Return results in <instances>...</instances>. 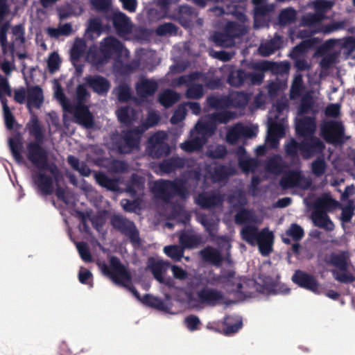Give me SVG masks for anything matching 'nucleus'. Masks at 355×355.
I'll return each instance as SVG.
<instances>
[{
  "mask_svg": "<svg viewBox=\"0 0 355 355\" xmlns=\"http://www.w3.org/2000/svg\"><path fill=\"white\" fill-rule=\"evenodd\" d=\"M231 174L232 173H227L225 167L214 164L205 168V171L200 170V171L190 172L189 178L184 182L180 180H176L175 182L159 180L151 183L150 187L151 191L156 198L162 199L166 202H169L173 199L178 202V205L173 207V211L171 218L186 223L189 220V216L183 209L180 202L188 194L189 189L187 187L190 185L191 182L195 181L198 184H209L211 182H220Z\"/></svg>",
  "mask_w": 355,
  "mask_h": 355,
  "instance_id": "nucleus-1",
  "label": "nucleus"
},
{
  "mask_svg": "<svg viewBox=\"0 0 355 355\" xmlns=\"http://www.w3.org/2000/svg\"><path fill=\"white\" fill-rule=\"evenodd\" d=\"M86 44L84 40L76 39L71 49V59L73 64L76 67L77 62L85 59L92 64L99 68L106 63L114 55L119 58H125L129 56V51L123 46L116 39L109 37L101 43V49L92 46L85 55Z\"/></svg>",
  "mask_w": 355,
  "mask_h": 355,
  "instance_id": "nucleus-2",
  "label": "nucleus"
},
{
  "mask_svg": "<svg viewBox=\"0 0 355 355\" xmlns=\"http://www.w3.org/2000/svg\"><path fill=\"white\" fill-rule=\"evenodd\" d=\"M307 108L301 106L296 118V132L297 135L304 137L302 144H298L295 140L291 139L285 145L286 153L290 157L295 158L300 153L305 159H309L324 148V145L319 139L312 137L315 130V123L312 117L303 116Z\"/></svg>",
  "mask_w": 355,
  "mask_h": 355,
  "instance_id": "nucleus-3",
  "label": "nucleus"
},
{
  "mask_svg": "<svg viewBox=\"0 0 355 355\" xmlns=\"http://www.w3.org/2000/svg\"><path fill=\"white\" fill-rule=\"evenodd\" d=\"M8 15V9L6 4V0H0V23L6 20ZM8 24H5L0 31V48L3 53L10 58H12L15 54L17 55L19 58H24V54L17 52V49L24 46V37L22 27L16 26L12 28L10 33L11 41H8ZM6 94H10V87L7 80L0 76V100L1 103H3V101H6L4 98Z\"/></svg>",
  "mask_w": 355,
  "mask_h": 355,
  "instance_id": "nucleus-4",
  "label": "nucleus"
},
{
  "mask_svg": "<svg viewBox=\"0 0 355 355\" xmlns=\"http://www.w3.org/2000/svg\"><path fill=\"white\" fill-rule=\"evenodd\" d=\"M236 222L245 224L241 230V238L251 245H257L260 253L263 256L268 255L272 250L274 242L273 233L268 228L258 232L257 225L261 220L257 218L253 212L242 210L236 215Z\"/></svg>",
  "mask_w": 355,
  "mask_h": 355,
  "instance_id": "nucleus-5",
  "label": "nucleus"
},
{
  "mask_svg": "<svg viewBox=\"0 0 355 355\" xmlns=\"http://www.w3.org/2000/svg\"><path fill=\"white\" fill-rule=\"evenodd\" d=\"M234 118V114L227 111L203 117L191 131L190 139L180 144L181 148L186 152L200 150L207 138L212 135L218 123H226Z\"/></svg>",
  "mask_w": 355,
  "mask_h": 355,
  "instance_id": "nucleus-6",
  "label": "nucleus"
},
{
  "mask_svg": "<svg viewBox=\"0 0 355 355\" xmlns=\"http://www.w3.org/2000/svg\"><path fill=\"white\" fill-rule=\"evenodd\" d=\"M27 157L40 170L39 173L33 176L35 183L42 193H51L53 190L54 180L58 182L56 167L47 164L46 153L38 144L28 145Z\"/></svg>",
  "mask_w": 355,
  "mask_h": 355,
  "instance_id": "nucleus-7",
  "label": "nucleus"
},
{
  "mask_svg": "<svg viewBox=\"0 0 355 355\" xmlns=\"http://www.w3.org/2000/svg\"><path fill=\"white\" fill-rule=\"evenodd\" d=\"M315 9L314 14H308L302 19V25L300 26L298 37L304 38L309 37L311 33H330L343 27L341 22H334L331 24L323 26L321 21L324 18V13L329 10L333 3L327 1H317L313 3Z\"/></svg>",
  "mask_w": 355,
  "mask_h": 355,
  "instance_id": "nucleus-8",
  "label": "nucleus"
},
{
  "mask_svg": "<svg viewBox=\"0 0 355 355\" xmlns=\"http://www.w3.org/2000/svg\"><path fill=\"white\" fill-rule=\"evenodd\" d=\"M55 97L61 104L62 108L70 113H73L76 121L80 125L89 128L93 124L92 116L89 112L88 107L83 105V103L89 98V93L84 85H79L76 89V100L78 105L71 106L68 100L64 97L62 88L58 81L53 83Z\"/></svg>",
  "mask_w": 355,
  "mask_h": 355,
  "instance_id": "nucleus-9",
  "label": "nucleus"
},
{
  "mask_svg": "<svg viewBox=\"0 0 355 355\" xmlns=\"http://www.w3.org/2000/svg\"><path fill=\"white\" fill-rule=\"evenodd\" d=\"M286 107V103L282 102L273 105L269 112L266 144L270 148H276L279 139L285 135L286 129L288 127L284 114Z\"/></svg>",
  "mask_w": 355,
  "mask_h": 355,
  "instance_id": "nucleus-10",
  "label": "nucleus"
},
{
  "mask_svg": "<svg viewBox=\"0 0 355 355\" xmlns=\"http://www.w3.org/2000/svg\"><path fill=\"white\" fill-rule=\"evenodd\" d=\"M159 120L157 113L151 112L148 114L145 123H142L137 130H131L124 134L121 143L118 146V150L121 153H128L137 148L141 135L148 128L155 125Z\"/></svg>",
  "mask_w": 355,
  "mask_h": 355,
  "instance_id": "nucleus-11",
  "label": "nucleus"
},
{
  "mask_svg": "<svg viewBox=\"0 0 355 355\" xmlns=\"http://www.w3.org/2000/svg\"><path fill=\"white\" fill-rule=\"evenodd\" d=\"M275 64L268 61H260L252 64V68L257 71L247 74L242 70L232 71L229 78L228 83L234 87L241 85L248 78L253 85L260 84L263 79V72L268 70H272Z\"/></svg>",
  "mask_w": 355,
  "mask_h": 355,
  "instance_id": "nucleus-12",
  "label": "nucleus"
},
{
  "mask_svg": "<svg viewBox=\"0 0 355 355\" xmlns=\"http://www.w3.org/2000/svg\"><path fill=\"white\" fill-rule=\"evenodd\" d=\"M102 272L109 277L116 284L128 286L131 276L126 268L122 265L119 259L112 257L110 260V266L105 263H98Z\"/></svg>",
  "mask_w": 355,
  "mask_h": 355,
  "instance_id": "nucleus-13",
  "label": "nucleus"
},
{
  "mask_svg": "<svg viewBox=\"0 0 355 355\" xmlns=\"http://www.w3.org/2000/svg\"><path fill=\"white\" fill-rule=\"evenodd\" d=\"M330 261L336 268L332 274L337 281L347 283L354 279V268L349 263L348 253L343 252L333 254Z\"/></svg>",
  "mask_w": 355,
  "mask_h": 355,
  "instance_id": "nucleus-14",
  "label": "nucleus"
},
{
  "mask_svg": "<svg viewBox=\"0 0 355 355\" xmlns=\"http://www.w3.org/2000/svg\"><path fill=\"white\" fill-rule=\"evenodd\" d=\"M205 82V76L199 73H193L189 76H183L172 83L173 86L179 87L187 84L188 89L187 97L189 98H200L203 96V88L200 83Z\"/></svg>",
  "mask_w": 355,
  "mask_h": 355,
  "instance_id": "nucleus-15",
  "label": "nucleus"
},
{
  "mask_svg": "<svg viewBox=\"0 0 355 355\" xmlns=\"http://www.w3.org/2000/svg\"><path fill=\"white\" fill-rule=\"evenodd\" d=\"M246 31L247 27L244 24L230 22L227 24L224 33H216L213 35V41L218 46L230 47L235 44L234 38L243 35Z\"/></svg>",
  "mask_w": 355,
  "mask_h": 355,
  "instance_id": "nucleus-16",
  "label": "nucleus"
},
{
  "mask_svg": "<svg viewBox=\"0 0 355 355\" xmlns=\"http://www.w3.org/2000/svg\"><path fill=\"white\" fill-rule=\"evenodd\" d=\"M249 97L244 93H232L228 97L212 96L208 98L209 105L216 109H223L230 107H241L245 106Z\"/></svg>",
  "mask_w": 355,
  "mask_h": 355,
  "instance_id": "nucleus-17",
  "label": "nucleus"
},
{
  "mask_svg": "<svg viewBox=\"0 0 355 355\" xmlns=\"http://www.w3.org/2000/svg\"><path fill=\"white\" fill-rule=\"evenodd\" d=\"M320 42V41L316 37L308 38L293 49L290 55L295 60V65L297 69L305 70L310 67L308 62L302 57L309 49L318 47Z\"/></svg>",
  "mask_w": 355,
  "mask_h": 355,
  "instance_id": "nucleus-18",
  "label": "nucleus"
},
{
  "mask_svg": "<svg viewBox=\"0 0 355 355\" xmlns=\"http://www.w3.org/2000/svg\"><path fill=\"white\" fill-rule=\"evenodd\" d=\"M257 133V126L238 123L228 130L226 139L230 144H235L246 138L254 137Z\"/></svg>",
  "mask_w": 355,
  "mask_h": 355,
  "instance_id": "nucleus-19",
  "label": "nucleus"
},
{
  "mask_svg": "<svg viewBox=\"0 0 355 355\" xmlns=\"http://www.w3.org/2000/svg\"><path fill=\"white\" fill-rule=\"evenodd\" d=\"M321 133L324 139L329 143L340 142L344 133V127L340 121L325 122L321 128Z\"/></svg>",
  "mask_w": 355,
  "mask_h": 355,
  "instance_id": "nucleus-20",
  "label": "nucleus"
},
{
  "mask_svg": "<svg viewBox=\"0 0 355 355\" xmlns=\"http://www.w3.org/2000/svg\"><path fill=\"white\" fill-rule=\"evenodd\" d=\"M166 138V133L163 131L154 134L149 139L148 144V152L153 157H158L166 155L168 152V146L164 141Z\"/></svg>",
  "mask_w": 355,
  "mask_h": 355,
  "instance_id": "nucleus-21",
  "label": "nucleus"
},
{
  "mask_svg": "<svg viewBox=\"0 0 355 355\" xmlns=\"http://www.w3.org/2000/svg\"><path fill=\"white\" fill-rule=\"evenodd\" d=\"M280 184L283 188L297 187L306 189L311 186L309 179L304 177L300 171H292L286 173L281 180Z\"/></svg>",
  "mask_w": 355,
  "mask_h": 355,
  "instance_id": "nucleus-22",
  "label": "nucleus"
},
{
  "mask_svg": "<svg viewBox=\"0 0 355 355\" xmlns=\"http://www.w3.org/2000/svg\"><path fill=\"white\" fill-rule=\"evenodd\" d=\"M257 284L262 286L260 292L263 293H282L286 294L289 292L286 285L281 284L278 282V277L272 278L270 277H259Z\"/></svg>",
  "mask_w": 355,
  "mask_h": 355,
  "instance_id": "nucleus-23",
  "label": "nucleus"
},
{
  "mask_svg": "<svg viewBox=\"0 0 355 355\" xmlns=\"http://www.w3.org/2000/svg\"><path fill=\"white\" fill-rule=\"evenodd\" d=\"M113 226L117 227L129 236L134 245H137L139 242L138 232L133 223L125 220L121 216H115L112 219Z\"/></svg>",
  "mask_w": 355,
  "mask_h": 355,
  "instance_id": "nucleus-24",
  "label": "nucleus"
},
{
  "mask_svg": "<svg viewBox=\"0 0 355 355\" xmlns=\"http://www.w3.org/2000/svg\"><path fill=\"white\" fill-rule=\"evenodd\" d=\"M112 21L120 37L125 40L130 39V35L132 30V26L129 19L124 14L121 12H114Z\"/></svg>",
  "mask_w": 355,
  "mask_h": 355,
  "instance_id": "nucleus-25",
  "label": "nucleus"
},
{
  "mask_svg": "<svg viewBox=\"0 0 355 355\" xmlns=\"http://www.w3.org/2000/svg\"><path fill=\"white\" fill-rule=\"evenodd\" d=\"M292 280L300 287L309 290L314 293L319 294L321 293V288L317 281L312 276L302 271H296L292 277Z\"/></svg>",
  "mask_w": 355,
  "mask_h": 355,
  "instance_id": "nucleus-26",
  "label": "nucleus"
},
{
  "mask_svg": "<svg viewBox=\"0 0 355 355\" xmlns=\"http://www.w3.org/2000/svg\"><path fill=\"white\" fill-rule=\"evenodd\" d=\"M198 297L202 303L215 306L227 302L225 295L216 289L205 288L198 293Z\"/></svg>",
  "mask_w": 355,
  "mask_h": 355,
  "instance_id": "nucleus-27",
  "label": "nucleus"
},
{
  "mask_svg": "<svg viewBox=\"0 0 355 355\" xmlns=\"http://www.w3.org/2000/svg\"><path fill=\"white\" fill-rule=\"evenodd\" d=\"M211 284H222L229 292L241 293L243 287L241 279L234 277V274L230 272L227 275H223L214 281H209Z\"/></svg>",
  "mask_w": 355,
  "mask_h": 355,
  "instance_id": "nucleus-28",
  "label": "nucleus"
},
{
  "mask_svg": "<svg viewBox=\"0 0 355 355\" xmlns=\"http://www.w3.org/2000/svg\"><path fill=\"white\" fill-rule=\"evenodd\" d=\"M147 267L150 270L155 278L163 284H168L164 275L169 267V263L159 258L151 257L148 260Z\"/></svg>",
  "mask_w": 355,
  "mask_h": 355,
  "instance_id": "nucleus-29",
  "label": "nucleus"
},
{
  "mask_svg": "<svg viewBox=\"0 0 355 355\" xmlns=\"http://www.w3.org/2000/svg\"><path fill=\"white\" fill-rule=\"evenodd\" d=\"M255 5L254 8V26L260 28L263 26L268 20L267 12L273 10V6H266L263 0H252Z\"/></svg>",
  "mask_w": 355,
  "mask_h": 355,
  "instance_id": "nucleus-30",
  "label": "nucleus"
},
{
  "mask_svg": "<svg viewBox=\"0 0 355 355\" xmlns=\"http://www.w3.org/2000/svg\"><path fill=\"white\" fill-rule=\"evenodd\" d=\"M116 114L121 123L127 125H134L140 118V114L135 112L130 107H121L116 111Z\"/></svg>",
  "mask_w": 355,
  "mask_h": 355,
  "instance_id": "nucleus-31",
  "label": "nucleus"
},
{
  "mask_svg": "<svg viewBox=\"0 0 355 355\" xmlns=\"http://www.w3.org/2000/svg\"><path fill=\"white\" fill-rule=\"evenodd\" d=\"M87 84L98 94H103L107 92L110 89L108 81L101 76H87L85 78Z\"/></svg>",
  "mask_w": 355,
  "mask_h": 355,
  "instance_id": "nucleus-32",
  "label": "nucleus"
},
{
  "mask_svg": "<svg viewBox=\"0 0 355 355\" xmlns=\"http://www.w3.org/2000/svg\"><path fill=\"white\" fill-rule=\"evenodd\" d=\"M43 93L38 86L30 87L27 89V105L29 109L39 108L43 102Z\"/></svg>",
  "mask_w": 355,
  "mask_h": 355,
  "instance_id": "nucleus-33",
  "label": "nucleus"
},
{
  "mask_svg": "<svg viewBox=\"0 0 355 355\" xmlns=\"http://www.w3.org/2000/svg\"><path fill=\"white\" fill-rule=\"evenodd\" d=\"M223 201V197L216 193H205L196 198V202L202 207L209 208L218 205Z\"/></svg>",
  "mask_w": 355,
  "mask_h": 355,
  "instance_id": "nucleus-34",
  "label": "nucleus"
},
{
  "mask_svg": "<svg viewBox=\"0 0 355 355\" xmlns=\"http://www.w3.org/2000/svg\"><path fill=\"white\" fill-rule=\"evenodd\" d=\"M157 89V84L152 80L141 79L136 86L137 94L141 97L153 95Z\"/></svg>",
  "mask_w": 355,
  "mask_h": 355,
  "instance_id": "nucleus-35",
  "label": "nucleus"
},
{
  "mask_svg": "<svg viewBox=\"0 0 355 355\" xmlns=\"http://www.w3.org/2000/svg\"><path fill=\"white\" fill-rule=\"evenodd\" d=\"M282 44V39L279 35H275L272 40L261 43L259 51L263 56H268L280 48Z\"/></svg>",
  "mask_w": 355,
  "mask_h": 355,
  "instance_id": "nucleus-36",
  "label": "nucleus"
},
{
  "mask_svg": "<svg viewBox=\"0 0 355 355\" xmlns=\"http://www.w3.org/2000/svg\"><path fill=\"white\" fill-rule=\"evenodd\" d=\"M239 155L240 167L244 172L255 171L258 166V162L254 159L248 158L245 156V152L243 148H239L237 151Z\"/></svg>",
  "mask_w": 355,
  "mask_h": 355,
  "instance_id": "nucleus-37",
  "label": "nucleus"
},
{
  "mask_svg": "<svg viewBox=\"0 0 355 355\" xmlns=\"http://www.w3.org/2000/svg\"><path fill=\"white\" fill-rule=\"evenodd\" d=\"M312 220L314 224L320 227H323L327 230L334 229V225L329 219L325 211L315 210L312 214Z\"/></svg>",
  "mask_w": 355,
  "mask_h": 355,
  "instance_id": "nucleus-38",
  "label": "nucleus"
},
{
  "mask_svg": "<svg viewBox=\"0 0 355 355\" xmlns=\"http://www.w3.org/2000/svg\"><path fill=\"white\" fill-rule=\"evenodd\" d=\"M130 291L134 294V295L137 299L141 300L144 304H148L151 306H154L160 310L166 309V306L159 299L150 295H146L142 299H141L137 291L135 288H130Z\"/></svg>",
  "mask_w": 355,
  "mask_h": 355,
  "instance_id": "nucleus-39",
  "label": "nucleus"
},
{
  "mask_svg": "<svg viewBox=\"0 0 355 355\" xmlns=\"http://www.w3.org/2000/svg\"><path fill=\"white\" fill-rule=\"evenodd\" d=\"M337 203L330 196L324 195L318 198L315 202V210H321L322 211H328L334 209Z\"/></svg>",
  "mask_w": 355,
  "mask_h": 355,
  "instance_id": "nucleus-40",
  "label": "nucleus"
},
{
  "mask_svg": "<svg viewBox=\"0 0 355 355\" xmlns=\"http://www.w3.org/2000/svg\"><path fill=\"white\" fill-rule=\"evenodd\" d=\"M199 242L198 236L193 232H182L180 235V243L184 248H195Z\"/></svg>",
  "mask_w": 355,
  "mask_h": 355,
  "instance_id": "nucleus-41",
  "label": "nucleus"
},
{
  "mask_svg": "<svg viewBox=\"0 0 355 355\" xmlns=\"http://www.w3.org/2000/svg\"><path fill=\"white\" fill-rule=\"evenodd\" d=\"M198 220L211 236H215L217 231L218 220L214 218L212 216L208 217L200 215L198 216Z\"/></svg>",
  "mask_w": 355,
  "mask_h": 355,
  "instance_id": "nucleus-42",
  "label": "nucleus"
},
{
  "mask_svg": "<svg viewBox=\"0 0 355 355\" xmlns=\"http://www.w3.org/2000/svg\"><path fill=\"white\" fill-rule=\"evenodd\" d=\"M180 94L171 90H166L160 94L159 101L164 107H169L180 99Z\"/></svg>",
  "mask_w": 355,
  "mask_h": 355,
  "instance_id": "nucleus-43",
  "label": "nucleus"
},
{
  "mask_svg": "<svg viewBox=\"0 0 355 355\" xmlns=\"http://www.w3.org/2000/svg\"><path fill=\"white\" fill-rule=\"evenodd\" d=\"M204 260L213 264H218L221 261L220 253L212 248H206L200 252Z\"/></svg>",
  "mask_w": 355,
  "mask_h": 355,
  "instance_id": "nucleus-44",
  "label": "nucleus"
},
{
  "mask_svg": "<svg viewBox=\"0 0 355 355\" xmlns=\"http://www.w3.org/2000/svg\"><path fill=\"white\" fill-rule=\"evenodd\" d=\"M95 179L96 182L102 187H104L112 191L118 190L117 182L113 180L108 178L102 173H95Z\"/></svg>",
  "mask_w": 355,
  "mask_h": 355,
  "instance_id": "nucleus-45",
  "label": "nucleus"
},
{
  "mask_svg": "<svg viewBox=\"0 0 355 355\" xmlns=\"http://www.w3.org/2000/svg\"><path fill=\"white\" fill-rule=\"evenodd\" d=\"M9 146L15 159L18 163H21L23 160L22 157L20 154V150L21 149L22 146L19 137H15L13 138H10L9 139Z\"/></svg>",
  "mask_w": 355,
  "mask_h": 355,
  "instance_id": "nucleus-46",
  "label": "nucleus"
},
{
  "mask_svg": "<svg viewBox=\"0 0 355 355\" xmlns=\"http://www.w3.org/2000/svg\"><path fill=\"white\" fill-rule=\"evenodd\" d=\"M224 323L226 326L225 333H235L241 329L243 324L239 317H227Z\"/></svg>",
  "mask_w": 355,
  "mask_h": 355,
  "instance_id": "nucleus-47",
  "label": "nucleus"
},
{
  "mask_svg": "<svg viewBox=\"0 0 355 355\" xmlns=\"http://www.w3.org/2000/svg\"><path fill=\"white\" fill-rule=\"evenodd\" d=\"M184 161L179 157L164 161L160 164V168L164 173H170L178 167L183 166Z\"/></svg>",
  "mask_w": 355,
  "mask_h": 355,
  "instance_id": "nucleus-48",
  "label": "nucleus"
},
{
  "mask_svg": "<svg viewBox=\"0 0 355 355\" xmlns=\"http://www.w3.org/2000/svg\"><path fill=\"white\" fill-rule=\"evenodd\" d=\"M69 164L83 176H88L90 174V169L87 165L79 161L73 156L68 157Z\"/></svg>",
  "mask_w": 355,
  "mask_h": 355,
  "instance_id": "nucleus-49",
  "label": "nucleus"
},
{
  "mask_svg": "<svg viewBox=\"0 0 355 355\" xmlns=\"http://www.w3.org/2000/svg\"><path fill=\"white\" fill-rule=\"evenodd\" d=\"M302 89V76L300 74L296 75L293 80L291 89V98H296L300 96Z\"/></svg>",
  "mask_w": 355,
  "mask_h": 355,
  "instance_id": "nucleus-50",
  "label": "nucleus"
},
{
  "mask_svg": "<svg viewBox=\"0 0 355 355\" xmlns=\"http://www.w3.org/2000/svg\"><path fill=\"white\" fill-rule=\"evenodd\" d=\"M164 253L175 261H179L183 256V248L178 245L166 246L164 248Z\"/></svg>",
  "mask_w": 355,
  "mask_h": 355,
  "instance_id": "nucleus-51",
  "label": "nucleus"
},
{
  "mask_svg": "<svg viewBox=\"0 0 355 355\" xmlns=\"http://www.w3.org/2000/svg\"><path fill=\"white\" fill-rule=\"evenodd\" d=\"M304 232L302 227L293 223L286 230V235L291 236L294 241H300L304 236Z\"/></svg>",
  "mask_w": 355,
  "mask_h": 355,
  "instance_id": "nucleus-52",
  "label": "nucleus"
},
{
  "mask_svg": "<svg viewBox=\"0 0 355 355\" xmlns=\"http://www.w3.org/2000/svg\"><path fill=\"white\" fill-rule=\"evenodd\" d=\"M267 170L273 173L282 171V158L279 156L272 157L267 164Z\"/></svg>",
  "mask_w": 355,
  "mask_h": 355,
  "instance_id": "nucleus-53",
  "label": "nucleus"
},
{
  "mask_svg": "<svg viewBox=\"0 0 355 355\" xmlns=\"http://www.w3.org/2000/svg\"><path fill=\"white\" fill-rule=\"evenodd\" d=\"M184 322L188 330L191 331L199 330L200 320L197 316L189 315L184 318Z\"/></svg>",
  "mask_w": 355,
  "mask_h": 355,
  "instance_id": "nucleus-54",
  "label": "nucleus"
},
{
  "mask_svg": "<svg viewBox=\"0 0 355 355\" xmlns=\"http://www.w3.org/2000/svg\"><path fill=\"white\" fill-rule=\"evenodd\" d=\"M295 18V11L292 8H287L281 12L279 16V22L286 24L291 22Z\"/></svg>",
  "mask_w": 355,
  "mask_h": 355,
  "instance_id": "nucleus-55",
  "label": "nucleus"
},
{
  "mask_svg": "<svg viewBox=\"0 0 355 355\" xmlns=\"http://www.w3.org/2000/svg\"><path fill=\"white\" fill-rule=\"evenodd\" d=\"M159 35H171L176 33L175 26L171 23H165L159 26L156 30Z\"/></svg>",
  "mask_w": 355,
  "mask_h": 355,
  "instance_id": "nucleus-56",
  "label": "nucleus"
},
{
  "mask_svg": "<svg viewBox=\"0 0 355 355\" xmlns=\"http://www.w3.org/2000/svg\"><path fill=\"white\" fill-rule=\"evenodd\" d=\"M60 59L58 53H51L47 60L48 69L51 73H54L60 67Z\"/></svg>",
  "mask_w": 355,
  "mask_h": 355,
  "instance_id": "nucleus-57",
  "label": "nucleus"
},
{
  "mask_svg": "<svg viewBox=\"0 0 355 355\" xmlns=\"http://www.w3.org/2000/svg\"><path fill=\"white\" fill-rule=\"evenodd\" d=\"M229 202L233 207L241 206L246 202L245 195L241 191H236L229 198Z\"/></svg>",
  "mask_w": 355,
  "mask_h": 355,
  "instance_id": "nucleus-58",
  "label": "nucleus"
},
{
  "mask_svg": "<svg viewBox=\"0 0 355 355\" xmlns=\"http://www.w3.org/2000/svg\"><path fill=\"white\" fill-rule=\"evenodd\" d=\"M186 115V105H180L175 111L171 119L172 123L175 124L182 121Z\"/></svg>",
  "mask_w": 355,
  "mask_h": 355,
  "instance_id": "nucleus-59",
  "label": "nucleus"
},
{
  "mask_svg": "<svg viewBox=\"0 0 355 355\" xmlns=\"http://www.w3.org/2000/svg\"><path fill=\"white\" fill-rule=\"evenodd\" d=\"M118 98L121 101H127L130 96V87L128 85H122L115 89Z\"/></svg>",
  "mask_w": 355,
  "mask_h": 355,
  "instance_id": "nucleus-60",
  "label": "nucleus"
},
{
  "mask_svg": "<svg viewBox=\"0 0 355 355\" xmlns=\"http://www.w3.org/2000/svg\"><path fill=\"white\" fill-rule=\"evenodd\" d=\"M326 168V163L322 158L316 159L312 164V171L315 175H321Z\"/></svg>",
  "mask_w": 355,
  "mask_h": 355,
  "instance_id": "nucleus-61",
  "label": "nucleus"
},
{
  "mask_svg": "<svg viewBox=\"0 0 355 355\" xmlns=\"http://www.w3.org/2000/svg\"><path fill=\"white\" fill-rule=\"evenodd\" d=\"M76 248L83 260L86 262H89L92 261L91 254L85 243H77Z\"/></svg>",
  "mask_w": 355,
  "mask_h": 355,
  "instance_id": "nucleus-62",
  "label": "nucleus"
},
{
  "mask_svg": "<svg viewBox=\"0 0 355 355\" xmlns=\"http://www.w3.org/2000/svg\"><path fill=\"white\" fill-rule=\"evenodd\" d=\"M2 106H3L4 120H5L6 126L8 128H11L13 125L14 119H13V116L12 115L10 110H9V107L8 106L6 101H3Z\"/></svg>",
  "mask_w": 355,
  "mask_h": 355,
  "instance_id": "nucleus-63",
  "label": "nucleus"
},
{
  "mask_svg": "<svg viewBox=\"0 0 355 355\" xmlns=\"http://www.w3.org/2000/svg\"><path fill=\"white\" fill-rule=\"evenodd\" d=\"M92 278V273L88 270L80 268L79 273H78V279L79 281L83 284H87L92 286V284L90 282V279Z\"/></svg>",
  "mask_w": 355,
  "mask_h": 355,
  "instance_id": "nucleus-64",
  "label": "nucleus"
}]
</instances>
